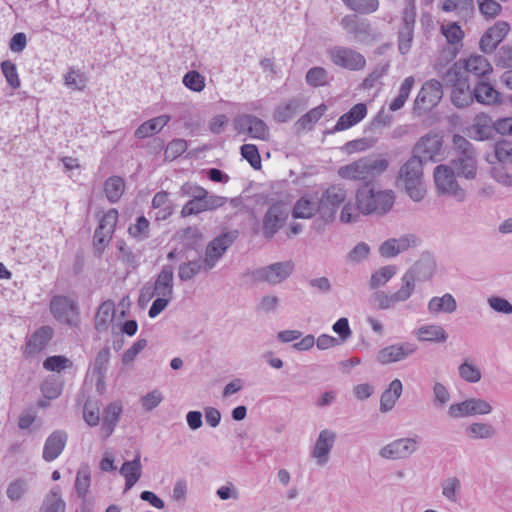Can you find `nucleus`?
I'll list each match as a JSON object with an SVG mask.
<instances>
[{
    "mask_svg": "<svg viewBox=\"0 0 512 512\" xmlns=\"http://www.w3.org/2000/svg\"><path fill=\"white\" fill-rule=\"evenodd\" d=\"M367 106L364 103L355 104L348 112L339 117L331 133L351 128L365 118Z\"/></svg>",
    "mask_w": 512,
    "mask_h": 512,
    "instance_id": "31",
    "label": "nucleus"
},
{
    "mask_svg": "<svg viewBox=\"0 0 512 512\" xmlns=\"http://www.w3.org/2000/svg\"><path fill=\"white\" fill-rule=\"evenodd\" d=\"M335 440L336 433L330 429H324L319 433L312 451V455L317 459L319 465H324L328 461V455Z\"/></svg>",
    "mask_w": 512,
    "mask_h": 512,
    "instance_id": "27",
    "label": "nucleus"
},
{
    "mask_svg": "<svg viewBox=\"0 0 512 512\" xmlns=\"http://www.w3.org/2000/svg\"><path fill=\"white\" fill-rule=\"evenodd\" d=\"M27 491V483L24 479L18 478L12 481L7 487V497L11 501H18Z\"/></svg>",
    "mask_w": 512,
    "mask_h": 512,
    "instance_id": "62",
    "label": "nucleus"
},
{
    "mask_svg": "<svg viewBox=\"0 0 512 512\" xmlns=\"http://www.w3.org/2000/svg\"><path fill=\"white\" fill-rule=\"evenodd\" d=\"M54 330L50 326H41L32 333L25 346L27 355H35L42 351L53 338Z\"/></svg>",
    "mask_w": 512,
    "mask_h": 512,
    "instance_id": "29",
    "label": "nucleus"
},
{
    "mask_svg": "<svg viewBox=\"0 0 512 512\" xmlns=\"http://www.w3.org/2000/svg\"><path fill=\"white\" fill-rule=\"evenodd\" d=\"M492 406L482 398H468L462 402L449 406L448 415L453 419H460L476 415H487L492 412Z\"/></svg>",
    "mask_w": 512,
    "mask_h": 512,
    "instance_id": "15",
    "label": "nucleus"
},
{
    "mask_svg": "<svg viewBox=\"0 0 512 512\" xmlns=\"http://www.w3.org/2000/svg\"><path fill=\"white\" fill-rule=\"evenodd\" d=\"M328 55L333 64L343 69L357 71L366 65L365 57L348 47L334 46L328 50Z\"/></svg>",
    "mask_w": 512,
    "mask_h": 512,
    "instance_id": "16",
    "label": "nucleus"
},
{
    "mask_svg": "<svg viewBox=\"0 0 512 512\" xmlns=\"http://www.w3.org/2000/svg\"><path fill=\"white\" fill-rule=\"evenodd\" d=\"M340 24L347 33L354 35L361 43L370 44L380 38V33L367 19H358L356 15L344 16Z\"/></svg>",
    "mask_w": 512,
    "mask_h": 512,
    "instance_id": "14",
    "label": "nucleus"
},
{
    "mask_svg": "<svg viewBox=\"0 0 512 512\" xmlns=\"http://www.w3.org/2000/svg\"><path fill=\"white\" fill-rule=\"evenodd\" d=\"M494 134V122L491 117L485 113L477 114L473 124L467 128V136L476 141L491 139Z\"/></svg>",
    "mask_w": 512,
    "mask_h": 512,
    "instance_id": "25",
    "label": "nucleus"
},
{
    "mask_svg": "<svg viewBox=\"0 0 512 512\" xmlns=\"http://www.w3.org/2000/svg\"><path fill=\"white\" fill-rule=\"evenodd\" d=\"M495 157L501 163H512V143L506 140H499L494 145Z\"/></svg>",
    "mask_w": 512,
    "mask_h": 512,
    "instance_id": "58",
    "label": "nucleus"
},
{
    "mask_svg": "<svg viewBox=\"0 0 512 512\" xmlns=\"http://www.w3.org/2000/svg\"><path fill=\"white\" fill-rule=\"evenodd\" d=\"M71 366L72 362L62 355L49 356L43 362V368L52 372H60L61 370Z\"/></svg>",
    "mask_w": 512,
    "mask_h": 512,
    "instance_id": "54",
    "label": "nucleus"
},
{
    "mask_svg": "<svg viewBox=\"0 0 512 512\" xmlns=\"http://www.w3.org/2000/svg\"><path fill=\"white\" fill-rule=\"evenodd\" d=\"M240 154L243 159L247 160V162L250 164V166L255 169L259 170L262 167L261 164V156L258 150V147L254 144H243L240 147Z\"/></svg>",
    "mask_w": 512,
    "mask_h": 512,
    "instance_id": "51",
    "label": "nucleus"
},
{
    "mask_svg": "<svg viewBox=\"0 0 512 512\" xmlns=\"http://www.w3.org/2000/svg\"><path fill=\"white\" fill-rule=\"evenodd\" d=\"M459 375L463 380L469 383H477L481 379L480 370L475 365L468 362H463L459 366Z\"/></svg>",
    "mask_w": 512,
    "mask_h": 512,
    "instance_id": "61",
    "label": "nucleus"
},
{
    "mask_svg": "<svg viewBox=\"0 0 512 512\" xmlns=\"http://www.w3.org/2000/svg\"><path fill=\"white\" fill-rule=\"evenodd\" d=\"M306 83L311 87H321L328 83V71L320 66L310 68L305 76Z\"/></svg>",
    "mask_w": 512,
    "mask_h": 512,
    "instance_id": "50",
    "label": "nucleus"
},
{
    "mask_svg": "<svg viewBox=\"0 0 512 512\" xmlns=\"http://www.w3.org/2000/svg\"><path fill=\"white\" fill-rule=\"evenodd\" d=\"M129 235L137 241H143L150 236V222L141 215L136 218V222L131 224L128 228Z\"/></svg>",
    "mask_w": 512,
    "mask_h": 512,
    "instance_id": "47",
    "label": "nucleus"
},
{
    "mask_svg": "<svg viewBox=\"0 0 512 512\" xmlns=\"http://www.w3.org/2000/svg\"><path fill=\"white\" fill-rule=\"evenodd\" d=\"M83 418L89 426H97L100 421V412L97 403L87 400L83 408Z\"/></svg>",
    "mask_w": 512,
    "mask_h": 512,
    "instance_id": "60",
    "label": "nucleus"
},
{
    "mask_svg": "<svg viewBox=\"0 0 512 512\" xmlns=\"http://www.w3.org/2000/svg\"><path fill=\"white\" fill-rule=\"evenodd\" d=\"M403 385L399 379H394L389 384V387L385 389L380 397V411L382 413L389 412L393 409L396 401L402 394Z\"/></svg>",
    "mask_w": 512,
    "mask_h": 512,
    "instance_id": "34",
    "label": "nucleus"
},
{
    "mask_svg": "<svg viewBox=\"0 0 512 512\" xmlns=\"http://www.w3.org/2000/svg\"><path fill=\"white\" fill-rule=\"evenodd\" d=\"M344 5L359 14H371L378 10V0H342Z\"/></svg>",
    "mask_w": 512,
    "mask_h": 512,
    "instance_id": "48",
    "label": "nucleus"
},
{
    "mask_svg": "<svg viewBox=\"0 0 512 512\" xmlns=\"http://www.w3.org/2000/svg\"><path fill=\"white\" fill-rule=\"evenodd\" d=\"M464 431L471 440H490L497 435V429L488 422H473Z\"/></svg>",
    "mask_w": 512,
    "mask_h": 512,
    "instance_id": "36",
    "label": "nucleus"
},
{
    "mask_svg": "<svg viewBox=\"0 0 512 512\" xmlns=\"http://www.w3.org/2000/svg\"><path fill=\"white\" fill-rule=\"evenodd\" d=\"M65 509L66 503L62 499L61 489L56 485L45 496L39 512H65Z\"/></svg>",
    "mask_w": 512,
    "mask_h": 512,
    "instance_id": "38",
    "label": "nucleus"
},
{
    "mask_svg": "<svg viewBox=\"0 0 512 512\" xmlns=\"http://www.w3.org/2000/svg\"><path fill=\"white\" fill-rule=\"evenodd\" d=\"M112 235L113 234L108 233L107 231L99 230V228L95 229L93 236V246L96 257L100 258L103 255V252L106 246L109 244Z\"/></svg>",
    "mask_w": 512,
    "mask_h": 512,
    "instance_id": "57",
    "label": "nucleus"
},
{
    "mask_svg": "<svg viewBox=\"0 0 512 512\" xmlns=\"http://www.w3.org/2000/svg\"><path fill=\"white\" fill-rule=\"evenodd\" d=\"M235 129L239 133H247L253 139L267 140L269 128L266 123L252 114H243L234 121Z\"/></svg>",
    "mask_w": 512,
    "mask_h": 512,
    "instance_id": "20",
    "label": "nucleus"
},
{
    "mask_svg": "<svg viewBox=\"0 0 512 512\" xmlns=\"http://www.w3.org/2000/svg\"><path fill=\"white\" fill-rule=\"evenodd\" d=\"M294 263L291 260L275 262L270 265L257 268L251 275L256 282H266L277 285L285 281L294 271Z\"/></svg>",
    "mask_w": 512,
    "mask_h": 512,
    "instance_id": "11",
    "label": "nucleus"
},
{
    "mask_svg": "<svg viewBox=\"0 0 512 512\" xmlns=\"http://www.w3.org/2000/svg\"><path fill=\"white\" fill-rule=\"evenodd\" d=\"M188 148V143L184 139L175 138L171 140L165 149V158L174 160L181 156Z\"/></svg>",
    "mask_w": 512,
    "mask_h": 512,
    "instance_id": "56",
    "label": "nucleus"
},
{
    "mask_svg": "<svg viewBox=\"0 0 512 512\" xmlns=\"http://www.w3.org/2000/svg\"><path fill=\"white\" fill-rule=\"evenodd\" d=\"M68 435L64 430L53 431L46 439L43 447L42 457L46 462H52L64 450Z\"/></svg>",
    "mask_w": 512,
    "mask_h": 512,
    "instance_id": "26",
    "label": "nucleus"
},
{
    "mask_svg": "<svg viewBox=\"0 0 512 512\" xmlns=\"http://www.w3.org/2000/svg\"><path fill=\"white\" fill-rule=\"evenodd\" d=\"M326 110L327 106L323 103L309 110L295 122L294 127L296 131L299 133L304 130H311L313 128V125L319 121V119L324 115Z\"/></svg>",
    "mask_w": 512,
    "mask_h": 512,
    "instance_id": "40",
    "label": "nucleus"
},
{
    "mask_svg": "<svg viewBox=\"0 0 512 512\" xmlns=\"http://www.w3.org/2000/svg\"><path fill=\"white\" fill-rule=\"evenodd\" d=\"M388 167L389 161L386 158L368 156L341 166L338 175L343 179L362 180L364 183L372 182L375 177L384 173Z\"/></svg>",
    "mask_w": 512,
    "mask_h": 512,
    "instance_id": "4",
    "label": "nucleus"
},
{
    "mask_svg": "<svg viewBox=\"0 0 512 512\" xmlns=\"http://www.w3.org/2000/svg\"><path fill=\"white\" fill-rule=\"evenodd\" d=\"M163 398L161 391L154 389L142 396L140 402L143 409L149 412L155 409L163 401Z\"/></svg>",
    "mask_w": 512,
    "mask_h": 512,
    "instance_id": "64",
    "label": "nucleus"
},
{
    "mask_svg": "<svg viewBox=\"0 0 512 512\" xmlns=\"http://www.w3.org/2000/svg\"><path fill=\"white\" fill-rule=\"evenodd\" d=\"M346 196V189L341 185H331L323 191L319 199L321 217L325 221L333 220L337 209L344 203Z\"/></svg>",
    "mask_w": 512,
    "mask_h": 512,
    "instance_id": "17",
    "label": "nucleus"
},
{
    "mask_svg": "<svg viewBox=\"0 0 512 512\" xmlns=\"http://www.w3.org/2000/svg\"><path fill=\"white\" fill-rule=\"evenodd\" d=\"M316 213L320 214L319 200L316 202L311 197L303 196L299 198L292 211L293 218L309 219Z\"/></svg>",
    "mask_w": 512,
    "mask_h": 512,
    "instance_id": "37",
    "label": "nucleus"
},
{
    "mask_svg": "<svg viewBox=\"0 0 512 512\" xmlns=\"http://www.w3.org/2000/svg\"><path fill=\"white\" fill-rule=\"evenodd\" d=\"M457 309V303L455 298L446 293L442 297H433L428 302V311L431 314L453 313Z\"/></svg>",
    "mask_w": 512,
    "mask_h": 512,
    "instance_id": "41",
    "label": "nucleus"
},
{
    "mask_svg": "<svg viewBox=\"0 0 512 512\" xmlns=\"http://www.w3.org/2000/svg\"><path fill=\"white\" fill-rule=\"evenodd\" d=\"M472 96H474V102L486 106H492L502 102L501 93L488 81V78H479L473 81Z\"/></svg>",
    "mask_w": 512,
    "mask_h": 512,
    "instance_id": "23",
    "label": "nucleus"
},
{
    "mask_svg": "<svg viewBox=\"0 0 512 512\" xmlns=\"http://www.w3.org/2000/svg\"><path fill=\"white\" fill-rule=\"evenodd\" d=\"M110 348L109 346L103 347L96 355L94 363H93V373L97 375L96 380V388L100 389V383H103V379H105L108 364L110 361Z\"/></svg>",
    "mask_w": 512,
    "mask_h": 512,
    "instance_id": "42",
    "label": "nucleus"
},
{
    "mask_svg": "<svg viewBox=\"0 0 512 512\" xmlns=\"http://www.w3.org/2000/svg\"><path fill=\"white\" fill-rule=\"evenodd\" d=\"M417 336L420 341L427 342H445L448 335L440 325H424L417 330Z\"/></svg>",
    "mask_w": 512,
    "mask_h": 512,
    "instance_id": "44",
    "label": "nucleus"
},
{
    "mask_svg": "<svg viewBox=\"0 0 512 512\" xmlns=\"http://www.w3.org/2000/svg\"><path fill=\"white\" fill-rule=\"evenodd\" d=\"M421 442V437L418 435L399 438L382 447L379 451V455L385 459H407L418 450Z\"/></svg>",
    "mask_w": 512,
    "mask_h": 512,
    "instance_id": "13",
    "label": "nucleus"
},
{
    "mask_svg": "<svg viewBox=\"0 0 512 512\" xmlns=\"http://www.w3.org/2000/svg\"><path fill=\"white\" fill-rule=\"evenodd\" d=\"M397 272L395 265L383 266L380 269L372 273L369 287L372 290L378 289L384 286Z\"/></svg>",
    "mask_w": 512,
    "mask_h": 512,
    "instance_id": "45",
    "label": "nucleus"
},
{
    "mask_svg": "<svg viewBox=\"0 0 512 512\" xmlns=\"http://www.w3.org/2000/svg\"><path fill=\"white\" fill-rule=\"evenodd\" d=\"M443 138L438 134L428 133L422 136L413 147V155H418L432 162L442 159Z\"/></svg>",
    "mask_w": 512,
    "mask_h": 512,
    "instance_id": "19",
    "label": "nucleus"
},
{
    "mask_svg": "<svg viewBox=\"0 0 512 512\" xmlns=\"http://www.w3.org/2000/svg\"><path fill=\"white\" fill-rule=\"evenodd\" d=\"M435 266L436 264L432 256L428 253H424L420 256L419 260L404 273L401 282L411 295L415 291V282L430 279L434 274Z\"/></svg>",
    "mask_w": 512,
    "mask_h": 512,
    "instance_id": "10",
    "label": "nucleus"
},
{
    "mask_svg": "<svg viewBox=\"0 0 512 512\" xmlns=\"http://www.w3.org/2000/svg\"><path fill=\"white\" fill-rule=\"evenodd\" d=\"M237 231H229L220 234L214 238L206 247L204 262V271L208 272L215 267L217 262L224 255L226 250L234 243L237 239Z\"/></svg>",
    "mask_w": 512,
    "mask_h": 512,
    "instance_id": "12",
    "label": "nucleus"
},
{
    "mask_svg": "<svg viewBox=\"0 0 512 512\" xmlns=\"http://www.w3.org/2000/svg\"><path fill=\"white\" fill-rule=\"evenodd\" d=\"M141 456L136 453L132 461H126L122 464L120 473L125 477V491L131 489L141 477Z\"/></svg>",
    "mask_w": 512,
    "mask_h": 512,
    "instance_id": "35",
    "label": "nucleus"
},
{
    "mask_svg": "<svg viewBox=\"0 0 512 512\" xmlns=\"http://www.w3.org/2000/svg\"><path fill=\"white\" fill-rule=\"evenodd\" d=\"M442 494L451 502L458 501V494L461 490V482L457 477H450L442 481Z\"/></svg>",
    "mask_w": 512,
    "mask_h": 512,
    "instance_id": "53",
    "label": "nucleus"
},
{
    "mask_svg": "<svg viewBox=\"0 0 512 512\" xmlns=\"http://www.w3.org/2000/svg\"><path fill=\"white\" fill-rule=\"evenodd\" d=\"M125 190V181L120 176L108 177L104 182V192L110 203H117Z\"/></svg>",
    "mask_w": 512,
    "mask_h": 512,
    "instance_id": "43",
    "label": "nucleus"
},
{
    "mask_svg": "<svg viewBox=\"0 0 512 512\" xmlns=\"http://www.w3.org/2000/svg\"><path fill=\"white\" fill-rule=\"evenodd\" d=\"M202 269L204 270V262L202 259L187 261L179 266L178 276L182 281H189Z\"/></svg>",
    "mask_w": 512,
    "mask_h": 512,
    "instance_id": "49",
    "label": "nucleus"
},
{
    "mask_svg": "<svg viewBox=\"0 0 512 512\" xmlns=\"http://www.w3.org/2000/svg\"><path fill=\"white\" fill-rule=\"evenodd\" d=\"M397 181L404 184L408 196L415 202L421 201L426 193L423 181V161L412 155L400 168Z\"/></svg>",
    "mask_w": 512,
    "mask_h": 512,
    "instance_id": "5",
    "label": "nucleus"
},
{
    "mask_svg": "<svg viewBox=\"0 0 512 512\" xmlns=\"http://www.w3.org/2000/svg\"><path fill=\"white\" fill-rule=\"evenodd\" d=\"M509 31L510 25L508 22L497 21L482 35L479 42L480 50L485 54L492 53Z\"/></svg>",
    "mask_w": 512,
    "mask_h": 512,
    "instance_id": "21",
    "label": "nucleus"
},
{
    "mask_svg": "<svg viewBox=\"0 0 512 512\" xmlns=\"http://www.w3.org/2000/svg\"><path fill=\"white\" fill-rule=\"evenodd\" d=\"M450 166L460 178L474 180L477 176L478 162L474 145L464 136H452Z\"/></svg>",
    "mask_w": 512,
    "mask_h": 512,
    "instance_id": "2",
    "label": "nucleus"
},
{
    "mask_svg": "<svg viewBox=\"0 0 512 512\" xmlns=\"http://www.w3.org/2000/svg\"><path fill=\"white\" fill-rule=\"evenodd\" d=\"M306 106L307 101L303 96L292 97L275 108L273 118L278 123H286L303 111Z\"/></svg>",
    "mask_w": 512,
    "mask_h": 512,
    "instance_id": "24",
    "label": "nucleus"
},
{
    "mask_svg": "<svg viewBox=\"0 0 512 512\" xmlns=\"http://www.w3.org/2000/svg\"><path fill=\"white\" fill-rule=\"evenodd\" d=\"M415 79L413 76H408L402 82L398 96L390 103L389 109L393 112L400 110L407 101L410 92L414 86Z\"/></svg>",
    "mask_w": 512,
    "mask_h": 512,
    "instance_id": "46",
    "label": "nucleus"
},
{
    "mask_svg": "<svg viewBox=\"0 0 512 512\" xmlns=\"http://www.w3.org/2000/svg\"><path fill=\"white\" fill-rule=\"evenodd\" d=\"M115 313V305L112 301L103 302L96 312L94 318L95 329L98 332H104L108 330L109 323L112 321Z\"/></svg>",
    "mask_w": 512,
    "mask_h": 512,
    "instance_id": "39",
    "label": "nucleus"
},
{
    "mask_svg": "<svg viewBox=\"0 0 512 512\" xmlns=\"http://www.w3.org/2000/svg\"><path fill=\"white\" fill-rule=\"evenodd\" d=\"M91 475L88 467L81 468L77 472L75 489L79 498L85 499L90 487Z\"/></svg>",
    "mask_w": 512,
    "mask_h": 512,
    "instance_id": "52",
    "label": "nucleus"
},
{
    "mask_svg": "<svg viewBox=\"0 0 512 512\" xmlns=\"http://www.w3.org/2000/svg\"><path fill=\"white\" fill-rule=\"evenodd\" d=\"M480 13L486 18H495L502 10L496 0H477Z\"/></svg>",
    "mask_w": 512,
    "mask_h": 512,
    "instance_id": "63",
    "label": "nucleus"
},
{
    "mask_svg": "<svg viewBox=\"0 0 512 512\" xmlns=\"http://www.w3.org/2000/svg\"><path fill=\"white\" fill-rule=\"evenodd\" d=\"M373 300L381 310L391 309L399 302H405L411 297V293L402 284L400 289L393 294H387L385 291L377 290L372 295Z\"/></svg>",
    "mask_w": 512,
    "mask_h": 512,
    "instance_id": "30",
    "label": "nucleus"
},
{
    "mask_svg": "<svg viewBox=\"0 0 512 512\" xmlns=\"http://www.w3.org/2000/svg\"><path fill=\"white\" fill-rule=\"evenodd\" d=\"M182 81L188 89L194 92H201L205 87V78L196 70L187 72Z\"/></svg>",
    "mask_w": 512,
    "mask_h": 512,
    "instance_id": "55",
    "label": "nucleus"
},
{
    "mask_svg": "<svg viewBox=\"0 0 512 512\" xmlns=\"http://www.w3.org/2000/svg\"><path fill=\"white\" fill-rule=\"evenodd\" d=\"M463 67L467 73L472 75L473 80L486 79L493 71L490 62L482 55H471L464 60Z\"/></svg>",
    "mask_w": 512,
    "mask_h": 512,
    "instance_id": "32",
    "label": "nucleus"
},
{
    "mask_svg": "<svg viewBox=\"0 0 512 512\" xmlns=\"http://www.w3.org/2000/svg\"><path fill=\"white\" fill-rule=\"evenodd\" d=\"M416 23L415 0H405V7L402 11L401 24L397 32L398 50L406 55L411 50L414 39V28Z\"/></svg>",
    "mask_w": 512,
    "mask_h": 512,
    "instance_id": "9",
    "label": "nucleus"
},
{
    "mask_svg": "<svg viewBox=\"0 0 512 512\" xmlns=\"http://www.w3.org/2000/svg\"><path fill=\"white\" fill-rule=\"evenodd\" d=\"M50 312L61 324L77 327L80 323V308L76 300L64 296L55 295L50 300Z\"/></svg>",
    "mask_w": 512,
    "mask_h": 512,
    "instance_id": "6",
    "label": "nucleus"
},
{
    "mask_svg": "<svg viewBox=\"0 0 512 512\" xmlns=\"http://www.w3.org/2000/svg\"><path fill=\"white\" fill-rule=\"evenodd\" d=\"M456 176L455 170L450 165L441 164L434 169V182L438 193L453 196L458 202H463L466 192L459 186Z\"/></svg>",
    "mask_w": 512,
    "mask_h": 512,
    "instance_id": "8",
    "label": "nucleus"
},
{
    "mask_svg": "<svg viewBox=\"0 0 512 512\" xmlns=\"http://www.w3.org/2000/svg\"><path fill=\"white\" fill-rule=\"evenodd\" d=\"M416 351V347L408 342L386 346L378 351L376 360L386 365L402 361Z\"/></svg>",
    "mask_w": 512,
    "mask_h": 512,
    "instance_id": "22",
    "label": "nucleus"
},
{
    "mask_svg": "<svg viewBox=\"0 0 512 512\" xmlns=\"http://www.w3.org/2000/svg\"><path fill=\"white\" fill-rule=\"evenodd\" d=\"M443 94V84L440 81L436 79L425 81L414 101V113L421 116L422 114L430 112L439 104Z\"/></svg>",
    "mask_w": 512,
    "mask_h": 512,
    "instance_id": "7",
    "label": "nucleus"
},
{
    "mask_svg": "<svg viewBox=\"0 0 512 512\" xmlns=\"http://www.w3.org/2000/svg\"><path fill=\"white\" fill-rule=\"evenodd\" d=\"M121 413L122 406L118 402H112L104 409L103 422L101 426V430L104 432V439L108 438L114 432Z\"/></svg>",
    "mask_w": 512,
    "mask_h": 512,
    "instance_id": "33",
    "label": "nucleus"
},
{
    "mask_svg": "<svg viewBox=\"0 0 512 512\" xmlns=\"http://www.w3.org/2000/svg\"><path fill=\"white\" fill-rule=\"evenodd\" d=\"M174 269L170 264L164 265L152 284V289L157 296L173 298L174 295Z\"/></svg>",
    "mask_w": 512,
    "mask_h": 512,
    "instance_id": "28",
    "label": "nucleus"
},
{
    "mask_svg": "<svg viewBox=\"0 0 512 512\" xmlns=\"http://www.w3.org/2000/svg\"><path fill=\"white\" fill-rule=\"evenodd\" d=\"M395 198L393 190L376 189L372 182H365L356 190L355 204L347 202L343 206L340 220L355 223L361 215L382 217L392 210Z\"/></svg>",
    "mask_w": 512,
    "mask_h": 512,
    "instance_id": "1",
    "label": "nucleus"
},
{
    "mask_svg": "<svg viewBox=\"0 0 512 512\" xmlns=\"http://www.w3.org/2000/svg\"><path fill=\"white\" fill-rule=\"evenodd\" d=\"M289 215L287 207L276 202L266 211L262 219V232L266 239H272L276 233L283 227Z\"/></svg>",
    "mask_w": 512,
    "mask_h": 512,
    "instance_id": "18",
    "label": "nucleus"
},
{
    "mask_svg": "<svg viewBox=\"0 0 512 512\" xmlns=\"http://www.w3.org/2000/svg\"><path fill=\"white\" fill-rule=\"evenodd\" d=\"M454 63L443 75L442 81L445 85L451 86V102L457 108H467L474 102L473 79L471 75L463 74Z\"/></svg>",
    "mask_w": 512,
    "mask_h": 512,
    "instance_id": "3",
    "label": "nucleus"
},
{
    "mask_svg": "<svg viewBox=\"0 0 512 512\" xmlns=\"http://www.w3.org/2000/svg\"><path fill=\"white\" fill-rule=\"evenodd\" d=\"M1 70L8 82V84L13 88L17 89L20 87V79L18 76L16 65L10 61L5 60L1 63Z\"/></svg>",
    "mask_w": 512,
    "mask_h": 512,
    "instance_id": "59",
    "label": "nucleus"
}]
</instances>
